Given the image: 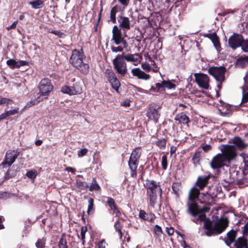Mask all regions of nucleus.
Instances as JSON below:
<instances>
[{"instance_id":"nucleus-1","label":"nucleus","mask_w":248,"mask_h":248,"mask_svg":"<svg viewBox=\"0 0 248 248\" xmlns=\"http://www.w3.org/2000/svg\"><path fill=\"white\" fill-rule=\"evenodd\" d=\"M221 154H218L213 158L210 163L212 169H217L222 167L226 163H230L237 156L235 148L233 145H226L221 149Z\"/></svg>"},{"instance_id":"nucleus-2","label":"nucleus","mask_w":248,"mask_h":248,"mask_svg":"<svg viewBox=\"0 0 248 248\" xmlns=\"http://www.w3.org/2000/svg\"><path fill=\"white\" fill-rule=\"evenodd\" d=\"M193 221L196 223L198 222L204 221L205 233L208 236L214 234L216 232L219 234L221 233L228 226V221L226 220H222L216 222L213 227L212 222L209 219L206 218L205 214L200 215L198 218L194 219Z\"/></svg>"},{"instance_id":"nucleus-3","label":"nucleus","mask_w":248,"mask_h":248,"mask_svg":"<svg viewBox=\"0 0 248 248\" xmlns=\"http://www.w3.org/2000/svg\"><path fill=\"white\" fill-rule=\"evenodd\" d=\"M83 57L84 55L82 49L80 50L74 49L72 51L70 58V62L82 73L86 75L89 72V66L88 64L83 62Z\"/></svg>"},{"instance_id":"nucleus-4","label":"nucleus","mask_w":248,"mask_h":248,"mask_svg":"<svg viewBox=\"0 0 248 248\" xmlns=\"http://www.w3.org/2000/svg\"><path fill=\"white\" fill-rule=\"evenodd\" d=\"M114 69L121 77H124L127 72V65L120 55H118L112 60Z\"/></svg>"},{"instance_id":"nucleus-5","label":"nucleus","mask_w":248,"mask_h":248,"mask_svg":"<svg viewBox=\"0 0 248 248\" xmlns=\"http://www.w3.org/2000/svg\"><path fill=\"white\" fill-rule=\"evenodd\" d=\"M104 74L106 78L110 84L112 88L118 93L121 83L114 72L111 69H107Z\"/></svg>"},{"instance_id":"nucleus-6","label":"nucleus","mask_w":248,"mask_h":248,"mask_svg":"<svg viewBox=\"0 0 248 248\" xmlns=\"http://www.w3.org/2000/svg\"><path fill=\"white\" fill-rule=\"evenodd\" d=\"M226 68L223 66L211 67L208 69V73L217 81L222 82L225 79Z\"/></svg>"},{"instance_id":"nucleus-7","label":"nucleus","mask_w":248,"mask_h":248,"mask_svg":"<svg viewBox=\"0 0 248 248\" xmlns=\"http://www.w3.org/2000/svg\"><path fill=\"white\" fill-rule=\"evenodd\" d=\"M39 93L41 95L48 96L53 90V86L48 78L42 79L39 85Z\"/></svg>"},{"instance_id":"nucleus-8","label":"nucleus","mask_w":248,"mask_h":248,"mask_svg":"<svg viewBox=\"0 0 248 248\" xmlns=\"http://www.w3.org/2000/svg\"><path fill=\"white\" fill-rule=\"evenodd\" d=\"M243 39L241 34L233 33L228 39L229 46L233 49L241 47Z\"/></svg>"},{"instance_id":"nucleus-9","label":"nucleus","mask_w":248,"mask_h":248,"mask_svg":"<svg viewBox=\"0 0 248 248\" xmlns=\"http://www.w3.org/2000/svg\"><path fill=\"white\" fill-rule=\"evenodd\" d=\"M194 76L196 82L200 87L206 90L208 89L209 79L207 75L195 74Z\"/></svg>"},{"instance_id":"nucleus-10","label":"nucleus","mask_w":248,"mask_h":248,"mask_svg":"<svg viewBox=\"0 0 248 248\" xmlns=\"http://www.w3.org/2000/svg\"><path fill=\"white\" fill-rule=\"evenodd\" d=\"M18 156V152L15 150H8L6 154L4 160L2 162V165L3 167L7 165L10 166L16 160Z\"/></svg>"},{"instance_id":"nucleus-11","label":"nucleus","mask_w":248,"mask_h":248,"mask_svg":"<svg viewBox=\"0 0 248 248\" xmlns=\"http://www.w3.org/2000/svg\"><path fill=\"white\" fill-rule=\"evenodd\" d=\"M112 40L114 41V43L116 45H119L120 42L123 41L124 37L123 36L121 29L119 27L114 25L112 29Z\"/></svg>"},{"instance_id":"nucleus-12","label":"nucleus","mask_w":248,"mask_h":248,"mask_svg":"<svg viewBox=\"0 0 248 248\" xmlns=\"http://www.w3.org/2000/svg\"><path fill=\"white\" fill-rule=\"evenodd\" d=\"M145 186L149 190V192H156L162 193V189L159 185L154 180H147L146 181Z\"/></svg>"},{"instance_id":"nucleus-13","label":"nucleus","mask_w":248,"mask_h":248,"mask_svg":"<svg viewBox=\"0 0 248 248\" xmlns=\"http://www.w3.org/2000/svg\"><path fill=\"white\" fill-rule=\"evenodd\" d=\"M118 22L119 27L123 31H127L130 29V21L128 17L122 16H118Z\"/></svg>"},{"instance_id":"nucleus-14","label":"nucleus","mask_w":248,"mask_h":248,"mask_svg":"<svg viewBox=\"0 0 248 248\" xmlns=\"http://www.w3.org/2000/svg\"><path fill=\"white\" fill-rule=\"evenodd\" d=\"M146 115L149 118V119L153 120L155 123H157L158 119L160 117V113L157 110L156 107L151 106L147 112Z\"/></svg>"},{"instance_id":"nucleus-15","label":"nucleus","mask_w":248,"mask_h":248,"mask_svg":"<svg viewBox=\"0 0 248 248\" xmlns=\"http://www.w3.org/2000/svg\"><path fill=\"white\" fill-rule=\"evenodd\" d=\"M188 207L187 212L194 217H196L198 215L199 207L197 203L195 202H190L189 201L187 202Z\"/></svg>"},{"instance_id":"nucleus-16","label":"nucleus","mask_w":248,"mask_h":248,"mask_svg":"<svg viewBox=\"0 0 248 248\" xmlns=\"http://www.w3.org/2000/svg\"><path fill=\"white\" fill-rule=\"evenodd\" d=\"M210 178V175L199 176L196 182V186L199 187L200 190H202L208 184Z\"/></svg>"},{"instance_id":"nucleus-17","label":"nucleus","mask_w":248,"mask_h":248,"mask_svg":"<svg viewBox=\"0 0 248 248\" xmlns=\"http://www.w3.org/2000/svg\"><path fill=\"white\" fill-rule=\"evenodd\" d=\"M131 73L133 76L137 77L139 79L148 80L150 78L149 75L145 73L139 68L132 69L131 70Z\"/></svg>"},{"instance_id":"nucleus-18","label":"nucleus","mask_w":248,"mask_h":248,"mask_svg":"<svg viewBox=\"0 0 248 248\" xmlns=\"http://www.w3.org/2000/svg\"><path fill=\"white\" fill-rule=\"evenodd\" d=\"M200 189L194 186L190 189L188 193V200L191 202L195 201L199 197L200 194L205 196V193H202L200 194Z\"/></svg>"},{"instance_id":"nucleus-19","label":"nucleus","mask_w":248,"mask_h":248,"mask_svg":"<svg viewBox=\"0 0 248 248\" xmlns=\"http://www.w3.org/2000/svg\"><path fill=\"white\" fill-rule=\"evenodd\" d=\"M174 120L178 121L179 124H183L188 126L189 123V117L184 112H181L176 115Z\"/></svg>"},{"instance_id":"nucleus-20","label":"nucleus","mask_w":248,"mask_h":248,"mask_svg":"<svg viewBox=\"0 0 248 248\" xmlns=\"http://www.w3.org/2000/svg\"><path fill=\"white\" fill-rule=\"evenodd\" d=\"M24 110V108L21 110H19L18 108H16L15 109L5 111L4 113L1 114V116L2 117L3 120L7 118L8 117L14 115H17V116H19L22 113Z\"/></svg>"},{"instance_id":"nucleus-21","label":"nucleus","mask_w":248,"mask_h":248,"mask_svg":"<svg viewBox=\"0 0 248 248\" xmlns=\"http://www.w3.org/2000/svg\"><path fill=\"white\" fill-rule=\"evenodd\" d=\"M245 84L242 87V98L241 103H245L248 102V78H244Z\"/></svg>"},{"instance_id":"nucleus-22","label":"nucleus","mask_w":248,"mask_h":248,"mask_svg":"<svg viewBox=\"0 0 248 248\" xmlns=\"http://www.w3.org/2000/svg\"><path fill=\"white\" fill-rule=\"evenodd\" d=\"M232 143L240 150H242L248 146V144L246 143L244 140L240 137H235L232 139Z\"/></svg>"},{"instance_id":"nucleus-23","label":"nucleus","mask_w":248,"mask_h":248,"mask_svg":"<svg viewBox=\"0 0 248 248\" xmlns=\"http://www.w3.org/2000/svg\"><path fill=\"white\" fill-rule=\"evenodd\" d=\"M120 55L125 62L126 61L128 62H133L134 63L138 62L139 61L135 56H138L140 59L141 58V57L137 53L134 54H128L127 55L121 54Z\"/></svg>"},{"instance_id":"nucleus-24","label":"nucleus","mask_w":248,"mask_h":248,"mask_svg":"<svg viewBox=\"0 0 248 248\" xmlns=\"http://www.w3.org/2000/svg\"><path fill=\"white\" fill-rule=\"evenodd\" d=\"M234 246L236 248H246L248 246V240L244 237L238 238L234 242Z\"/></svg>"},{"instance_id":"nucleus-25","label":"nucleus","mask_w":248,"mask_h":248,"mask_svg":"<svg viewBox=\"0 0 248 248\" xmlns=\"http://www.w3.org/2000/svg\"><path fill=\"white\" fill-rule=\"evenodd\" d=\"M236 64L242 68L248 66V56L240 57L237 59Z\"/></svg>"},{"instance_id":"nucleus-26","label":"nucleus","mask_w":248,"mask_h":248,"mask_svg":"<svg viewBox=\"0 0 248 248\" xmlns=\"http://www.w3.org/2000/svg\"><path fill=\"white\" fill-rule=\"evenodd\" d=\"M139 217L144 220H147L150 222H152L155 218L154 215L148 214L143 210L140 211Z\"/></svg>"},{"instance_id":"nucleus-27","label":"nucleus","mask_w":248,"mask_h":248,"mask_svg":"<svg viewBox=\"0 0 248 248\" xmlns=\"http://www.w3.org/2000/svg\"><path fill=\"white\" fill-rule=\"evenodd\" d=\"M236 232L233 230L230 231L227 233V239L225 240V243L228 246H230L232 243L234 242Z\"/></svg>"},{"instance_id":"nucleus-28","label":"nucleus","mask_w":248,"mask_h":248,"mask_svg":"<svg viewBox=\"0 0 248 248\" xmlns=\"http://www.w3.org/2000/svg\"><path fill=\"white\" fill-rule=\"evenodd\" d=\"M161 193H156V191L149 192L150 204L152 206H154L157 198L161 196Z\"/></svg>"},{"instance_id":"nucleus-29","label":"nucleus","mask_w":248,"mask_h":248,"mask_svg":"<svg viewBox=\"0 0 248 248\" xmlns=\"http://www.w3.org/2000/svg\"><path fill=\"white\" fill-rule=\"evenodd\" d=\"M207 36L212 40V42L214 45V46L216 48H217L220 46V44L218 41V37L215 32H214L213 33H209Z\"/></svg>"},{"instance_id":"nucleus-30","label":"nucleus","mask_w":248,"mask_h":248,"mask_svg":"<svg viewBox=\"0 0 248 248\" xmlns=\"http://www.w3.org/2000/svg\"><path fill=\"white\" fill-rule=\"evenodd\" d=\"M43 1L42 0H35L30 1L29 4L31 6L33 9H39L42 7L43 5Z\"/></svg>"},{"instance_id":"nucleus-31","label":"nucleus","mask_w":248,"mask_h":248,"mask_svg":"<svg viewBox=\"0 0 248 248\" xmlns=\"http://www.w3.org/2000/svg\"><path fill=\"white\" fill-rule=\"evenodd\" d=\"M201 153L199 151H196L195 153L194 154L192 160L193 161V163L195 166H197L198 165H200V161L201 159Z\"/></svg>"},{"instance_id":"nucleus-32","label":"nucleus","mask_w":248,"mask_h":248,"mask_svg":"<svg viewBox=\"0 0 248 248\" xmlns=\"http://www.w3.org/2000/svg\"><path fill=\"white\" fill-rule=\"evenodd\" d=\"M141 149L140 148H137L132 152L130 158L139 160L141 155Z\"/></svg>"},{"instance_id":"nucleus-33","label":"nucleus","mask_w":248,"mask_h":248,"mask_svg":"<svg viewBox=\"0 0 248 248\" xmlns=\"http://www.w3.org/2000/svg\"><path fill=\"white\" fill-rule=\"evenodd\" d=\"M74 95L80 94L82 91V88L78 82L75 83L73 86H71Z\"/></svg>"},{"instance_id":"nucleus-34","label":"nucleus","mask_w":248,"mask_h":248,"mask_svg":"<svg viewBox=\"0 0 248 248\" xmlns=\"http://www.w3.org/2000/svg\"><path fill=\"white\" fill-rule=\"evenodd\" d=\"M138 160L130 158L128 165L131 170H136L138 165Z\"/></svg>"},{"instance_id":"nucleus-35","label":"nucleus","mask_w":248,"mask_h":248,"mask_svg":"<svg viewBox=\"0 0 248 248\" xmlns=\"http://www.w3.org/2000/svg\"><path fill=\"white\" fill-rule=\"evenodd\" d=\"M42 100H43V99L40 98V96L38 97L37 98H36V99H34L33 100H31V101L28 102L26 104V105H25V106L24 107V108H23L24 109L27 108L31 107V106H32L35 104H37L39 102H40L41 101H42Z\"/></svg>"},{"instance_id":"nucleus-36","label":"nucleus","mask_w":248,"mask_h":248,"mask_svg":"<svg viewBox=\"0 0 248 248\" xmlns=\"http://www.w3.org/2000/svg\"><path fill=\"white\" fill-rule=\"evenodd\" d=\"M77 187L80 190H86L89 187L88 184L85 182H82L78 180L76 181Z\"/></svg>"},{"instance_id":"nucleus-37","label":"nucleus","mask_w":248,"mask_h":248,"mask_svg":"<svg viewBox=\"0 0 248 248\" xmlns=\"http://www.w3.org/2000/svg\"><path fill=\"white\" fill-rule=\"evenodd\" d=\"M89 187V190L91 191L95 190L97 191L99 190L100 189V187L95 180L94 178H93V182L90 185Z\"/></svg>"},{"instance_id":"nucleus-38","label":"nucleus","mask_w":248,"mask_h":248,"mask_svg":"<svg viewBox=\"0 0 248 248\" xmlns=\"http://www.w3.org/2000/svg\"><path fill=\"white\" fill-rule=\"evenodd\" d=\"M154 232L155 237L159 238L161 237L163 233L161 227L158 225H155L154 227Z\"/></svg>"},{"instance_id":"nucleus-39","label":"nucleus","mask_w":248,"mask_h":248,"mask_svg":"<svg viewBox=\"0 0 248 248\" xmlns=\"http://www.w3.org/2000/svg\"><path fill=\"white\" fill-rule=\"evenodd\" d=\"M240 156L243 158V162L244 164L243 166L245 170H248V155L245 153H241Z\"/></svg>"},{"instance_id":"nucleus-40","label":"nucleus","mask_w":248,"mask_h":248,"mask_svg":"<svg viewBox=\"0 0 248 248\" xmlns=\"http://www.w3.org/2000/svg\"><path fill=\"white\" fill-rule=\"evenodd\" d=\"M61 92L64 93H66L70 95H74L73 92L72 90L71 86H64L61 89Z\"/></svg>"},{"instance_id":"nucleus-41","label":"nucleus","mask_w":248,"mask_h":248,"mask_svg":"<svg viewBox=\"0 0 248 248\" xmlns=\"http://www.w3.org/2000/svg\"><path fill=\"white\" fill-rule=\"evenodd\" d=\"M107 202L108 203L110 208L111 210H113L117 207V205L116 204L114 200L110 197L107 198Z\"/></svg>"},{"instance_id":"nucleus-42","label":"nucleus","mask_w":248,"mask_h":248,"mask_svg":"<svg viewBox=\"0 0 248 248\" xmlns=\"http://www.w3.org/2000/svg\"><path fill=\"white\" fill-rule=\"evenodd\" d=\"M59 248H67L66 240L64 236H62L59 242Z\"/></svg>"},{"instance_id":"nucleus-43","label":"nucleus","mask_w":248,"mask_h":248,"mask_svg":"<svg viewBox=\"0 0 248 248\" xmlns=\"http://www.w3.org/2000/svg\"><path fill=\"white\" fill-rule=\"evenodd\" d=\"M46 239L44 237L38 239L35 245L37 248H43L46 244Z\"/></svg>"},{"instance_id":"nucleus-44","label":"nucleus","mask_w":248,"mask_h":248,"mask_svg":"<svg viewBox=\"0 0 248 248\" xmlns=\"http://www.w3.org/2000/svg\"><path fill=\"white\" fill-rule=\"evenodd\" d=\"M117 12V9L116 7H113L110 11V20L113 23L116 22V13Z\"/></svg>"},{"instance_id":"nucleus-45","label":"nucleus","mask_w":248,"mask_h":248,"mask_svg":"<svg viewBox=\"0 0 248 248\" xmlns=\"http://www.w3.org/2000/svg\"><path fill=\"white\" fill-rule=\"evenodd\" d=\"M114 228L116 231H117L119 234L120 238H121L123 236V233L122 232V227L119 221H116L114 225Z\"/></svg>"},{"instance_id":"nucleus-46","label":"nucleus","mask_w":248,"mask_h":248,"mask_svg":"<svg viewBox=\"0 0 248 248\" xmlns=\"http://www.w3.org/2000/svg\"><path fill=\"white\" fill-rule=\"evenodd\" d=\"M7 64L12 69L16 68V61L14 59H9L6 62Z\"/></svg>"},{"instance_id":"nucleus-47","label":"nucleus","mask_w":248,"mask_h":248,"mask_svg":"<svg viewBox=\"0 0 248 248\" xmlns=\"http://www.w3.org/2000/svg\"><path fill=\"white\" fill-rule=\"evenodd\" d=\"M163 84L164 85V88H167L169 89H173L175 87V85L169 80L166 81L164 80Z\"/></svg>"},{"instance_id":"nucleus-48","label":"nucleus","mask_w":248,"mask_h":248,"mask_svg":"<svg viewBox=\"0 0 248 248\" xmlns=\"http://www.w3.org/2000/svg\"><path fill=\"white\" fill-rule=\"evenodd\" d=\"M241 48L244 52H248V39H243Z\"/></svg>"},{"instance_id":"nucleus-49","label":"nucleus","mask_w":248,"mask_h":248,"mask_svg":"<svg viewBox=\"0 0 248 248\" xmlns=\"http://www.w3.org/2000/svg\"><path fill=\"white\" fill-rule=\"evenodd\" d=\"M87 228L86 227H82L81 229L80 235L83 245H84L85 243V233L87 232Z\"/></svg>"},{"instance_id":"nucleus-50","label":"nucleus","mask_w":248,"mask_h":248,"mask_svg":"<svg viewBox=\"0 0 248 248\" xmlns=\"http://www.w3.org/2000/svg\"><path fill=\"white\" fill-rule=\"evenodd\" d=\"M166 143V141L164 139L158 140L156 142V145L158 146L160 148H164L165 147Z\"/></svg>"},{"instance_id":"nucleus-51","label":"nucleus","mask_w":248,"mask_h":248,"mask_svg":"<svg viewBox=\"0 0 248 248\" xmlns=\"http://www.w3.org/2000/svg\"><path fill=\"white\" fill-rule=\"evenodd\" d=\"M161 165L163 169L166 170L167 168L168 160L167 157L166 155H163L162 157Z\"/></svg>"},{"instance_id":"nucleus-52","label":"nucleus","mask_w":248,"mask_h":248,"mask_svg":"<svg viewBox=\"0 0 248 248\" xmlns=\"http://www.w3.org/2000/svg\"><path fill=\"white\" fill-rule=\"evenodd\" d=\"M110 48L111 51L113 52L117 53V52H122L123 51V47L121 46H111Z\"/></svg>"},{"instance_id":"nucleus-53","label":"nucleus","mask_w":248,"mask_h":248,"mask_svg":"<svg viewBox=\"0 0 248 248\" xmlns=\"http://www.w3.org/2000/svg\"><path fill=\"white\" fill-rule=\"evenodd\" d=\"M88 203H89V205H88V209H87V213L88 214H89L90 211L92 210H93V200L92 198H90L89 200H88Z\"/></svg>"},{"instance_id":"nucleus-54","label":"nucleus","mask_w":248,"mask_h":248,"mask_svg":"<svg viewBox=\"0 0 248 248\" xmlns=\"http://www.w3.org/2000/svg\"><path fill=\"white\" fill-rule=\"evenodd\" d=\"M29 65V62L26 61L19 60L16 61V68H19L22 66H27Z\"/></svg>"},{"instance_id":"nucleus-55","label":"nucleus","mask_w":248,"mask_h":248,"mask_svg":"<svg viewBox=\"0 0 248 248\" xmlns=\"http://www.w3.org/2000/svg\"><path fill=\"white\" fill-rule=\"evenodd\" d=\"M26 176L31 179H34L36 176V172L35 171H29L26 173Z\"/></svg>"},{"instance_id":"nucleus-56","label":"nucleus","mask_w":248,"mask_h":248,"mask_svg":"<svg viewBox=\"0 0 248 248\" xmlns=\"http://www.w3.org/2000/svg\"><path fill=\"white\" fill-rule=\"evenodd\" d=\"M210 209V207L207 206H205L201 208H199L198 209V215L199 216L201 214H204V213H206L209 211Z\"/></svg>"},{"instance_id":"nucleus-57","label":"nucleus","mask_w":248,"mask_h":248,"mask_svg":"<svg viewBox=\"0 0 248 248\" xmlns=\"http://www.w3.org/2000/svg\"><path fill=\"white\" fill-rule=\"evenodd\" d=\"M113 210V214H115V216L119 217V218H122V215L123 214L121 212V211L120 210V209L117 207L115 208Z\"/></svg>"},{"instance_id":"nucleus-58","label":"nucleus","mask_w":248,"mask_h":248,"mask_svg":"<svg viewBox=\"0 0 248 248\" xmlns=\"http://www.w3.org/2000/svg\"><path fill=\"white\" fill-rule=\"evenodd\" d=\"M51 33L53 34H54L56 35L59 36V37L62 38H64L65 36V34L64 33H63L60 31H51Z\"/></svg>"},{"instance_id":"nucleus-59","label":"nucleus","mask_w":248,"mask_h":248,"mask_svg":"<svg viewBox=\"0 0 248 248\" xmlns=\"http://www.w3.org/2000/svg\"><path fill=\"white\" fill-rule=\"evenodd\" d=\"M12 102V100L6 98L0 97V105L3 104H6L7 105L10 104Z\"/></svg>"},{"instance_id":"nucleus-60","label":"nucleus","mask_w":248,"mask_h":248,"mask_svg":"<svg viewBox=\"0 0 248 248\" xmlns=\"http://www.w3.org/2000/svg\"><path fill=\"white\" fill-rule=\"evenodd\" d=\"M243 234L245 236H248V222L245 224V225L242 227Z\"/></svg>"},{"instance_id":"nucleus-61","label":"nucleus","mask_w":248,"mask_h":248,"mask_svg":"<svg viewBox=\"0 0 248 248\" xmlns=\"http://www.w3.org/2000/svg\"><path fill=\"white\" fill-rule=\"evenodd\" d=\"M88 152V149H82L78 153V157H82L86 155Z\"/></svg>"},{"instance_id":"nucleus-62","label":"nucleus","mask_w":248,"mask_h":248,"mask_svg":"<svg viewBox=\"0 0 248 248\" xmlns=\"http://www.w3.org/2000/svg\"><path fill=\"white\" fill-rule=\"evenodd\" d=\"M142 68L146 71H149L151 70V67L149 64L144 63L141 64Z\"/></svg>"},{"instance_id":"nucleus-63","label":"nucleus","mask_w":248,"mask_h":248,"mask_svg":"<svg viewBox=\"0 0 248 248\" xmlns=\"http://www.w3.org/2000/svg\"><path fill=\"white\" fill-rule=\"evenodd\" d=\"M166 231L169 235H171L174 233V229L172 227H167Z\"/></svg>"},{"instance_id":"nucleus-64","label":"nucleus","mask_w":248,"mask_h":248,"mask_svg":"<svg viewBox=\"0 0 248 248\" xmlns=\"http://www.w3.org/2000/svg\"><path fill=\"white\" fill-rule=\"evenodd\" d=\"M211 148V146L209 144H206L202 146V149L205 152H207Z\"/></svg>"}]
</instances>
